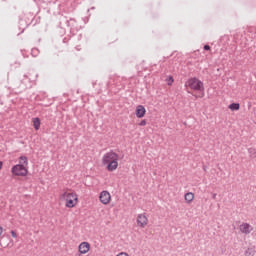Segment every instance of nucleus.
Returning a JSON list of instances; mask_svg holds the SVG:
<instances>
[{"label": "nucleus", "mask_w": 256, "mask_h": 256, "mask_svg": "<svg viewBox=\"0 0 256 256\" xmlns=\"http://www.w3.org/2000/svg\"><path fill=\"white\" fill-rule=\"evenodd\" d=\"M102 164L106 165L107 171H117V167H119V154L113 150L106 152L102 157Z\"/></svg>", "instance_id": "nucleus-1"}, {"label": "nucleus", "mask_w": 256, "mask_h": 256, "mask_svg": "<svg viewBox=\"0 0 256 256\" xmlns=\"http://www.w3.org/2000/svg\"><path fill=\"white\" fill-rule=\"evenodd\" d=\"M27 165H29L27 156H20L19 164L14 165L11 169L12 175H15V177H27V173H29Z\"/></svg>", "instance_id": "nucleus-2"}, {"label": "nucleus", "mask_w": 256, "mask_h": 256, "mask_svg": "<svg viewBox=\"0 0 256 256\" xmlns=\"http://www.w3.org/2000/svg\"><path fill=\"white\" fill-rule=\"evenodd\" d=\"M63 199L66 201V207L68 209H73L75 205H77V202L79 201V196H77V193H67L64 192L62 195Z\"/></svg>", "instance_id": "nucleus-3"}, {"label": "nucleus", "mask_w": 256, "mask_h": 256, "mask_svg": "<svg viewBox=\"0 0 256 256\" xmlns=\"http://www.w3.org/2000/svg\"><path fill=\"white\" fill-rule=\"evenodd\" d=\"M186 85L192 89V91H205V86L203 85V81L199 80L196 77L190 78L187 80Z\"/></svg>", "instance_id": "nucleus-4"}, {"label": "nucleus", "mask_w": 256, "mask_h": 256, "mask_svg": "<svg viewBox=\"0 0 256 256\" xmlns=\"http://www.w3.org/2000/svg\"><path fill=\"white\" fill-rule=\"evenodd\" d=\"M66 25L72 35H75L81 30V26L79 25V23H77V20L75 18H70L69 20H67Z\"/></svg>", "instance_id": "nucleus-5"}, {"label": "nucleus", "mask_w": 256, "mask_h": 256, "mask_svg": "<svg viewBox=\"0 0 256 256\" xmlns=\"http://www.w3.org/2000/svg\"><path fill=\"white\" fill-rule=\"evenodd\" d=\"M99 201L102 205H109L111 203V193L107 190H103L99 194Z\"/></svg>", "instance_id": "nucleus-6"}, {"label": "nucleus", "mask_w": 256, "mask_h": 256, "mask_svg": "<svg viewBox=\"0 0 256 256\" xmlns=\"http://www.w3.org/2000/svg\"><path fill=\"white\" fill-rule=\"evenodd\" d=\"M136 221L138 227H141V229H145V227H147V224L149 223V218H147V215H145V213L138 214Z\"/></svg>", "instance_id": "nucleus-7"}, {"label": "nucleus", "mask_w": 256, "mask_h": 256, "mask_svg": "<svg viewBox=\"0 0 256 256\" xmlns=\"http://www.w3.org/2000/svg\"><path fill=\"white\" fill-rule=\"evenodd\" d=\"M91 250V244L89 242H82L78 246V251L80 255H86Z\"/></svg>", "instance_id": "nucleus-8"}, {"label": "nucleus", "mask_w": 256, "mask_h": 256, "mask_svg": "<svg viewBox=\"0 0 256 256\" xmlns=\"http://www.w3.org/2000/svg\"><path fill=\"white\" fill-rule=\"evenodd\" d=\"M239 231L242 232L243 235H249V233H251V231H253V226H251V224H249L247 222H243L239 226Z\"/></svg>", "instance_id": "nucleus-9"}, {"label": "nucleus", "mask_w": 256, "mask_h": 256, "mask_svg": "<svg viewBox=\"0 0 256 256\" xmlns=\"http://www.w3.org/2000/svg\"><path fill=\"white\" fill-rule=\"evenodd\" d=\"M145 113H147V110L145 109V106L143 105H138L136 107V111H135V114H136V117L138 119H143V117H145Z\"/></svg>", "instance_id": "nucleus-10"}, {"label": "nucleus", "mask_w": 256, "mask_h": 256, "mask_svg": "<svg viewBox=\"0 0 256 256\" xmlns=\"http://www.w3.org/2000/svg\"><path fill=\"white\" fill-rule=\"evenodd\" d=\"M37 73L35 71L29 72L28 75H24L25 79H28L30 83L37 81Z\"/></svg>", "instance_id": "nucleus-11"}, {"label": "nucleus", "mask_w": 256, "mask_h": 256, "mask_svg": "<svg viewBox=\"0 0 256 256\" xmlns=\"http://www.w3.org/2000/svg\"><path fill=\"white\" fill-rule=\"evenodd\" d=\"M32 123L36 131H39V129H41V119H39V117L33 118Z\"/></svg>", "instance_id": "nucleus-12"}, {"label": "nucleus", "mask_w": 256, "mask_h": 256, "mask_svg": "<svg viewBox=\"0 0 256 256\" xmlns=\"http://www.w3.org/2000/svg\"><path fill=\"white\" fill-rule=\"evenodd\" d=\"M184 199L186 203H193V200L195 199V194H193L192 192H187L184 195Z\"/></svg>", "instance_id": "nucleus-13"}, {"label": "nucleus", "mask_w": 256, "mask_h": 256, "mask_svg": "<svg viewBox=\"0 0 256 256\" xmlns=\"http://www.w3.org/2000/svg\"><path fill=\"white\" fill-rule=\"evenodd\" d=\"M114 85H116V87H124V84L121 83V81H123V78L119 77V76H114Z\"/></svg>", "instance_id": "nucleus-14"}, {"label": "nucleus", "mask_w": 256, "mask_h": 256, "mask_svg": "<svg viewBox=\"0 0 256 256\" xmlns=\"http://www.w3.org/2000/svg\"><path fill=\"white\" fill-rule=\"evenodd\" d=\"M241 105L239 103H232L229 105L231 111H239Z\"/></svg>", "instance_id": "nucleus-15"}, {"label": "nucleus", "mask_w": 256, "mask_h": 256, "mask_svg": "<svg viewBox=\"0 0 256 256\" xmlns=\"http://www.w3.org/2000/svg\"><path fill=\"white\" fill-rule=\"evenodd\" d=\"M245 256H254L255 255V249L253 248H248L246 249V251L244 252Z\"/></svg>", "instance_id": "nucleus-16"}, {"label": "nucleus", "mask_w": 256, "mask_h": 256, "mask_svg": "<svg viewBox=\"0 0 256 256\" xmlns=\"http://www.w3.org/2000/svg\"><path fill=\"white\" fill-rule=\"evenodd\" d=\"M248 153L250 157L255 158L256 157V149L255 148H249Z\"/></svg>", "instance_id": "nucleus-17"}, {"label": "nucleus", "mask_w": 256, "mask_h": 256, "mask_svg": "<svg viewBox=\"0 0 256 256\" xmlns=\"http://www.w3.org/2000/svg\"><path fill=\"white\" fill-rule=\"evenodd\" d=\"M31 55H32V57H39V49L33 48L31 50Z\"/></svg>", "instance_id": "nucleus-18"}, {"label": "nucleus", "mask_w": 256, "mask_h": 256, "mask_svg": "<svg viewBox=\"0 0 256 256\" xmlns=\"http://www.w3.org/2000/svg\"><path fill=\"white\" fill-rule=\"evenodd\" d=\"M145 125H147V121L146 120H141L139 123L140 127H145Z\"/></svg>", "instance_id": "nucleus-19"}, {"label": "nucleus", "mask_w": 256, "mask_h": 256, "mask_svg": "<svg viewBox=\"0 0 256 256\" xmlns=\"http://www.w3.org/2000/svg\"><path fill=\"white\" fill-rule=\"evenodd\" d=\"M11 235L14 239H17V232H15L14 230H12L11 232Z\"/></svg>", "instance_id": "nucleus-20"}, {"label": "nucleus", "mask_w": 256, "mask_h": 256, "mask_svg": "<svg viewBox=\"0 0 256 256\" xmlns=\"http://www.w3.org/2000/svg\"><path fill=\"white\" fill-rule=\"evenodd\" d=\"M203 49H204V51H210L211 50V46L204 45Z\"/></svg>", "instance_id": "nucleus-21"}, {"label": "nucleus", "mask_w": 256, "mask_h": 256, "mask_svg": "<svg viewBox=\"0 0 256 256\" xmlns=\"http://www.w3.org/2000/svg\"><path fill=\"white\" fill-rule=\"evenodd\" d=\"M117 256H129V254H127L125 252H120Z\"/></svg>", "instance_id": "nucleus-22"}, {"label": "nucleus", "mask_w": 256, "mask_h": 256, "mask_svg": "<svg viewBox=\"0 0 256 256\" xmlns=\"http://www.w3.org/2000/svg\"><path fill=\"white\" fill-rule=\"evenodd\" d=\"M212 199H217V193H214V194L212 195Z\"/></svg>", "instance_id": "nucleus-23"}, {"label": "nucleus", "mask_w": 256, "mask_h": 256, "mask_svg": "<svg viewBox=\"0 0 256 256\" xmlns=\"http://www.w3.org/2000/svg\"><path fill=\"white\" fill-rule=\"evenodd\" d=\"M3 235V227L0 226V237Z\"/></svg>", "instance_id": "nucleus-24"}, {"label": "nucleus", "mask_w": 256, "mask_h": 256, "mask_svg": "<svg viewBox=\"0 0 256 256\" xmlns=\"http://www.w3.org/2000/svg\"><path fill=\"white\" fill-rule=\"evenodd\" d=\"M1 169H3V162L2 161H0V171H1Z\"/></svg>", "instance_id": "nucleus-25"}, {"label": "nucleus", "mask_w": 256, "mask_h": 256, "mask_svg": "<svg viewBox=\"0 0 256 256\" xmlns=\"http://www.w3.org/2000/svg\"><path fill=\"white\" fill-rule=\"evenodd\" d=\"M171 79V82L173 83V78H170Z\"/></svg>", "instance_id": "nucleus-26"}]
</instances>
